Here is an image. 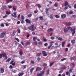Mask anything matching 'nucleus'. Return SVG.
I'll return each instance as SVG.
<instances>
[{
	"label": "nucleus",
	"instance_id": "56",
	"mask_svg": "<svg viewBox=\"0 0 76 76\" xmlns=\"http://www.w3.org/2000/svg\"><path fill=\"white\" fill-rule=\"evenodd\" d=\"M2 57H3L2 54H0V58H2Z\"/></svg>",
	"mask_w": 76,
	"mask_h": 76
},
{
	"label": "nucleus",
	"instance_id": "2",
	"mask_svg": "<svg viewBox=\"0 0 76 76\" xmlns=\"http://www.w3.org/2000/svg\"><path fill=\"white\" fill-rule=\"evenodd\" d=\"M68 29H69V30H71V32H72V35H74L75 33V29H72V27H70V26H68L67 27Z\"/></svg>",
	"mask_w": 76,
	"mask_h": 76
},
{
	"label": "nucleus",
	"instance_id": "7",
	"mask_svg": "<svg viewBox=\"0 0 76 76\" xmlns=\"http://www.w3.org/2000/svg\"><path fill=\"white\" fill-rule=\"evenodd\" d=\"M19 54L20 56H19V58H20V57H22V55H23V51L21 49H20V50Z\"/></svg>",
	"mask_w": 76,
	"mask_h": 76
},
{
	"label": "nucleus",
	"instance_id": "27",
	"mask_svg": "<svg viewBox=\"0 0 76 76\" xmlns=\"http://www.w3.org/2000/svg\"><path fill=\"white\" fill-rule=\"evenodd\" d=\"M39 18L40 20H43V19L44 18V17H43V16H40L39 17Z\"/></svg>",
	"mask_w": 76,
	"mask_h": 76
},
{
	"label": "nucleus",
	"instance_id": "9",
	"mask_svg": "<svg viewBox=\"0 0 76 76\" xmlns=\"http://www.w3.org/2000/svg\"><path fill=\"white\" fill-rule=\"evenodd\" d=\"M42 70V69H41V68L40 67H37L36 69V72H38V71H40V70Z\"/></svg>",
	"mask_w": 76,
	"mask_h": 76
},
{
	"label": "nucleus",
	"instance_id": "60",
	"mask_svg": "<svg viewBox=\"0 0 76 76\" xmlns=\"http://www.w3.org/2000/svg\"><path fill=\"white\" fill-rule=\"evenodd\" d=\"M36 39H37V37H35L33 38V40L34 41H35Z\"/></svg>",
	"mask_w": 76,
	"mask_h": 76
},
{
	"label": "nucleus",
	"instance_id": "11",
	"mask_svg": "<svg viewBox=\"0 0 76 76\" xmlns=\"http://www.w3.org/2000/svg\"><path fill=\"white\" fill-rule=\"evenodd\" d=\"M25 21L26 23H31V20L28 19H26L25 20Z\"/></svg>",
	"mask_w": 76,
	"mask_h": 76
},
{
	"label": "nucleus",
	"instance_id": "52",
	"mask_svg": "<svg viewBox=\"0 0 76 76\" xmlns=\"http://www.w3.org/2000/svg\"><path fill=\"white\" fill-rule=\"evenodd\" d=\"M12 7H13L12 9H13V10H15V11L16 10V9L15 8L14 6H13Z\"/></svg>",
	"mask_w": 76,
	"mask_h": 76
},
{
	"label": "nucleus",
	"instance_id": "54",
	"mask_svg": "<svg viewBox=\"0 0 76 76\" xmlns=\"http://www.w3.org/2000/svg\"><path fill=\"white\" fill-rule=\"evenodd\" d=\"M38 18H34V20H35V21H37L38 20Z\"/></svg>",
	"mask_w": 76,
	"mask_h": 76
},
{
	"label": "nucleus",
	"instance_id": "33",
	"mask_svg": "<svg viewBox=\"0 0 76 76\" xmlns=\"http://www.w3.org/2000/svg\"><path fill=\"white\" fill-rule=\"evenodd\" d=\"M70 59L71 61H72V60H75V58L73 57H71L70 58Z\"/></svg>",
	"mask_w": 76,
	"mask_h": 76
},
{
	"label": "nucleus",
	"instance_id": "37",
	"mask_svg": "<svg viewBox=\"0 0 76 76\" xmlns=\"http://www.w3.org/2000/svg\"><path fill=\"white\" fill-rule=\"evenodd\" d=\"M38 44L39 45H41L42 44V42H38Z\"/></svg>",
	"mask_w": 76,
	"mask_h": 76
},
{
	"label": "nucleus",
	"instance_id": "46",
	"mask_svg": "<svg viewBox=\"0 0 76 76\" xmlns=\"http://www.w3.org/2000/svg\"><path fill=\"white\" fill-rule=\"evenodd\" d=\"M15 39L16 40V41H17V42H19V39H18V38L15 37Z\"/></svg>",
	"mask_w": 76,
	"mask_h": 76
},
{
	"label": "nucleus",
	"instance_id": "32",
	"mask_svg": "<svg viewBox=\"0 0 76 76\" xmlns=\"http://www.w3.org/2000/svg\"><path fill=\"white\" fill-rule=\"evenodd\" d=\"M18 46L20 47L21 48H23V46H22V45H21V44H18Z\"/></svg>",
	"mask_w": 76,
	"mask_h": 76
},
{
	"label": "nucleus",
	"instance_id": "62",
	"mask_svg": "<svg viewBox=\"0 0 76 76\" xmlns=\"http://www.w3.org/2000/svg\"><path fill=\"white\" fill-rule=\"evenodd\" d=\"M25 61H23L21 62V64H23V63H25Z\"/></svg>",
	"mask_w": 76,
	"mask_h": 76
},
{
	"label": "nucleus",
	"instance_id": "44",
	"mask_svg": "<svg viewBox=\"0 0 76 76\" xmlns=\"http://www.w3.org/2000/svg\"><path fill=\"white\" fill-rule=\"evenodd\" d=\"M16 34V31L15 30H13V36H14L15 35V34Z\"/></svg>",
	"mask_w": 76,
	"mask_h": 76
},
{
	"label": "nucleus",
	"instance_id": "25",
	"mask_svg": "<svg viewBox=\"0 0 76 76\" xmlns=\"http://www.w3.org/2000/svg\"><path fill=\"white\" fill-rule=\"evenodd\" d=\"M34 70V67L30 69V73H32V72H33Z\"/></svg>",
	"mask_w": 76,
	"mask_h": 76
},
{
	"label": "nucleus",
	"instance_id": "8",
	"mask_svg": "<svg viewBox=\"0 0 76 76\" xmlns=\"http://www.w3.org/2000/svg\"><path fill=\"white\" fill-rule=\"evenodd\" d=\"M61 17L62 19H64L66 17V15L65 14H62L61 15Z\"/></svg>",
	"mask_w": 76,
	"mask_h": 76
},
{
	"label": "nucleus",
	"instance_id": "41",
	"mask_svg": "<svg viewBox=\"0 0 76 76\" xmlns=\"http://www.w3.org/2000/svg\"><path fill=\"white\" fill-rule=\"evenodd\" d=\"M45 10H46V11H45L46 13L47 14L48 13V11H49V10H48L47 8H46Z\"/></svg>",
	"mask_w": 76,
	"mask_h": 76
},
{
	"label": "nucleus",
	"instance_id": "23",
	"mask_svg": "<svg viewBox=\"0 0 76 76\" xmlns=\"http://www.w3.org/2000/svg\"><path fill=\"white\" fill-rule=\"evenodd\" d=\"M76 42V41H75V40H72L71 41V42L72 44H75V42Z\"/></svg>",
	"mask_w": 76,
	"mask_h": 76
},
{
	"label": "nucleus",
	"instance_id": "12",
	"mask_svg": "<svg viewBox=\"0 0 76 76\" xmlns=\"http://www.w3.org/2000/svg\"><path fill=\"white\" fill-rule=\"evenodd\" d=\"M13 62H14V60H13L11 61V62H10V64L12 65L13 66H15V62H14L13 63Z\"/></svg>",
	"mask_w": 76,
	"mask_h": 76
},
{
	"label": "nucleus",
	"instance_id": "36",
	"mask_svg": "<svg viewBox=\"0 0 76 76\" xmlns=\"http://www.w3.org/2000/svg\"><path fill=\"white\" fill-rule=\"evenodd\" d=\"M55 17L57 19H58V18H59V16H58V15H55Z\"/></svg>",
	"mask_w": 76,
	"mask_h": 76
},
{
	"label": "nucleus",
	"instance_id": "63",
	"mask_svg": "<svg viewBox=\"0 0 76 76\" xmlns=\"http://www.w3.org/2000/svg\"><path fill=\"white\" fill-rule=\"evenodd\" d=\"M9 68H10V69H12V68H13V66H12V65H10V66Z\"/></svg>",
	"mask_w": 76,
	"mask_h": 76
},
{
	"label": "nucleus",
	"instance_id": "17",
	"mask_svg": "<svg viewBox=\"0 0 76 76\" xmlns=\"http://www.w3.org/2000/svg\"><path fill=\"white\" fill-rule=\"evenodd\" d=\"M66 25L67 26H70L71 25V22H69V23H66Z\"/></svg>",
	"mask_w": 76,
	"mask_h": 76
},
{
	"label": "nucleus",
	"instance_id": "28",
	"mask_svg": "<svg viewBox=\"0 0 76 76\" xmlns=\"http://www.w3.org/2000/svg\"><path fill=\"white\" fill-rule=\"evenodd\" d=\"M10 60H11V58H9L8 59L6 60V62H9V61H10Z\"/></svg>",
	"mask_w": 76,
	"mask_h": 76
},
{
	"label": "nucleus",
	"instance_id": "14",
	"mask_svg": "<svg viewBox=\"0 0 76 76\" xmlns=\"http://www.w3.org/2000/svg\"><path fill=\"white\" fill-rule=\"evenodd\" d=\"M68 28L67 27L66 28H65L64 30V33H66L68 31Z\"/></svg>",
	"mask_w": 76,
	"mask_h": 76
},
{
	"label": "nucleus",
	"instance_id": "21",
	"mask_svg": "<svg viewBox=\"0 0 76 76\" xmlns=\"http://www.w3.org/2000/svg\"><path fill=\"white\" fill-rule=\"evenodd\" d=\"M62 67L63 69H66V65H62Z\"/></svg>",
	"mask_w": 76,
	"mask_h": 76
},
{
	"label": "nucleus",
	"instance_id": "57",
	"mask_svg": "<svg viewBox=\"0 0 76 76\" xmlns=\"http://www.w3.org/2000/svg\"><path fill=\"white\" fill-rule=\"evenodd\" d=\"M50 39H52V40H53V39H54V37L52 36L50 37Z\"/></svg>",
	"mask_w": 76,
	"mask_h": 76
},
{
	"label": "nucleus",
	"instance_id": "39",
	"mask_svg": "<svg viewBox=\"0 0 76 76\" xmlns=\"http://www.w3.org/2000/svg\"><path fill=\"white\" fill-rule=\"evenodd\" d=\"M31 16H32V14H29L27 15L28 18H31Z\"/></svg>",
	"mask_w": 76,
	"mask_h": 76
},
{
	"label": "nucleus",
	"instance_id": "15",
	"mask_svg": "<svg viewBox=\"0 0 76 76\" xmlns=\"http://www.w3.org/2000/svg\"><path fill=\"white\" fill-rule=\"evenodd\" d=\"M24 74V73H23V72H22L21 73H19L18 75V76H23V75Z\"/></svg>",
	"mask_w": 76,
	"mask_h": 76
},
{
	"label": "nucleus",
	"instance_id": "55",
	"mask_svg": "<svg viewBox=\"0 0 76 76\" xmlns=\"http://www.w3.org/2000/svg\"><path fill=\"white\" fill-rule=\"evenodd\" d=\"M65 52H67V51H68V48H66L65 50Z\"/></svg>",
	"mask_w": 76,
	"mask_h": 76
},
{
	"label": "nucleus",
	"instance_id": "29",
	"mask_svg": "<svg viewBox=\"0 0 76 76\" xmlns=\"http://www.w3.org/2000/svg\"><path fill=\"white\" fill-rule=\"evenodd\" d=\"M73 12L72 11V10H71L69 11V15H72V14H73Z\"/></svg>",
	"mask_w": 76,
	"mask_h": 76
},
{
	"label": "nucleus",
	"instance_id": "5",
	"mask_svg": "<svg viewBox=\"0 0 76 76\" xmlns=\"http://www.w3.org/2000/svg\"><path fill=\"white\" fill-rule=\"evenodd\" d=\"M42 54L43 56L44 57H45L48 55V54H47V52L45 51H42Z\"/></svg>",
	"mask_w": 76,
	"mask_h": 76
},
{
	"label": "nucleus",
	"instance_id": "18",
	"mask_svg": "<svg viewBox=\"0 0 76 76\" xmlns=\"http://www.w3.org/2000/svg\"><path fill=\"white\" fill-rule=\"evenodd\" d=\"M30 44H31V43L30 42H28L25 44V45L26 46H27L28 45H30Z\"/></svg>",
	"mask_w": 76,
	"mask_h": 76
},
{
	"label": "nucleus",
	"instance_id": "47",
	"mask_svg": "<svg viewBox=\"0 0 76 76\" xmlns=\"http://www.w3.org/2000/svg\"><path fill=\"white\" fill-rule=\"evenodd\" d=\"M73 70V68H71L69 70V72H72V70Z\"/></svg>",
	"mask_w": 76,
	"mask_h": 76
},
{
	"label": "nucleus",
	"instance_id": "6",
	"mask_svg": "<svg viewBox=\"0 0 76 76\" xmlns=\"http://www.w3.org/2000/svg\"><path fill=\"white\" fill-rule=\"evenodd\" d=\"M13 14H11V16H12V17H13V18H17V15H16V12H14Z\"/></svg>",
	"mask_w": 76,
	"mask_h": 76
},
{
	"label": "nucleus",
	"instance_id": "16",
	"mask_svg": "<svg viewBox=\"0 0 76 76\" xmlns=\"http://www.w3.org/2000/svg\"><path fill=\"white\" fill-rule=\"evenodd\" d=\"M53 29L51 28H50L48 30V32L49 33L50 32H51V31H53Z\"/></svg>",
	"mask_w": 76,
	"mask_h": 76
},
{
	"label": "nucleus",
	"instance_id": "58",
	"mask_svg": "<svg viewBox=\"0 0 76 76\" xmlns=\"http://www.w3.org/2000/svg\"><path fill=\"white\" fill-rule=\"evenodd\" d=\"M41 54H42V53H38L37 55L38 56H40V55H41Z\"/></svg>",
	"mask_w": 76,
	"mask_h": 76
},
{
	"label": "nucleus",
	"instance_id": "53",
	"mask_svg": "<svg viewBox=\"0 0 76 76\" xmlns=\"http://www.w3.org/2000/svg\"><path fill=\"white\" fill-rule=\"evenodd\" d=\"M59 73H62L63 72V71L62 70L59 71Z\"/></svg>",
	"mask_w": 76,
	"mask_h": 76
},
{
	"label": "nucleus",
	"instance_id": "24",
	"mask_svg": "<svg viewBox=\"0 0 76 76\" xmlns=\"http://www.w3.org/2000/svg\"><path fill=\"white\" fill-rule=\"evenodd\" d=\"M13 0H6V2L7 3H9L10 1L12 2Z\"/></svg>",
	"mask_w": 76,
	"mask_h": 76
},
{
	"label": "nucleus",
	"instance_id": "31",
	"mask_svg": "<svg viewBox=\"0 0 76 76\" xmlns=\"http://www.w3.org/2000/svg\"><path fill=\"white\" fill-rule=\"evenodd\" d=\"M57 39L59 41H61L63 40V38L61 37H59Z\"/></svg>",
	"mask_w": 76,
	"mask_h": 76
},
{
	"label": "nucleus",
	"instance_id": "26",
	"mask_svg": "<svg viewBox=\"0 0 76 76\" xmlns=\"http://www.w3.org/2000/svg\"><path fill=\"white\" fill-rule=\"evenodd\" d=\"M67 59V58H63L61 60V61H64V60H66Z\"/></svg>",
	"mask_w": 76,
	"mask_h": 76
},
{
	"label": "nucleus",
	"instance_id": "64",
	"mask_svg": "<svg viewBox=\"0 0 76 76\" xmlns=\"http://www.w3.org/2000/svg\"><path fill=\"white\" fill-rule=\"evenodd\" d=\"M74 9H76V4H74Z\"/></svg>",
	"mask_w": 76,
	"mask_h": 76
},
{
	"label": "nucleus",
	"instance_id": "20",
	"mask_svg": "<svg viewBox=\"0 0 76 76\" xmlns=\"http://www.w3.org/2000/svg\"><path fill=\"white\" fill-rule=\"evenodd\" d=\"M21 20H24V19H25V17L23 16V15H21Z\"/></svg>",
	"mask_w": 76,
	"mask_h": 76
},
{
	"label": "nucleus",
	"instance_id": "38",
	"mask_svg": "<svg viewBox=\"0 0 76 76\" xmlns=\"http://www.w3.org/2000/svg\"><path fill=\"white\" fill-rule=\"evenodd\" d=\"M52 45L53 44L50 45L49 46L48 48V49H50V48H51V47H52Z\"/></svg>",
	"mask_w": 76,
	"mask_h": 76
},
{
	"label": "nucleus",
	"instance_id": "45",
	"mask_svg": "<svg viewBox=\"0 0 76 76\" xmlns=\"http://www.w3.org/2000/svg\"><path fill=\"white\" fill-rule=\"evenodd\" d=\"M37 6L39 8H41V5L40 4H38Z\"/></svg>",
	"mask_w": 76,
	"mask_h": 76
},
{
	"label": "nucleus",
	"instance_id": "49",
	"mask_svg": "<svg viewBox=\"0 0 76 76\" xmlns=\"http://www.w3.org/2000/svg\"><path fill=\"white\" fill-rule=\"evenodd\" d=\"M50 19H53V15L51 14L50 15Z\"/></svg>",
	"mask_w": 76,
	"mask_h": 76
},
{
	"label": "nucleus",
	"instance_id": "51",
	"mask_svg": "<svg viewBox=\"0 0 76 76\" xmlns=\"http://www.w3.org/2000/svg\"><path fill=\"white\" fill-rule=\"evenodd\" d=\"M8 16L7 15H5V16H3V18H4V19L5 18H7V17Z\"/></svg>",
	"mask_w": 76,
	"mask_h": 76
},
{
	"label": "nucleus",
	"instance_id": "3",
	"mask_svg": "<svg viewBox=\"0 0 76 76\" xmlns=\"http://www.w3.org/2000/svg\"><path fill=\"white\" fill-rule=\"evenodd\" d=\"M6 33L5 31H2L0 35V38H4V35L6 34Z\"/></svg>",
	"mask_w": 76,
	"mask_h": 76
},
{
	"label": "nucleus",
	"instance_id": "43",
	"mask_svg": "<svg viewBox=\"0 0 76 76\" xmlns=\"http://www.w3.org/2000/svg\"><path fill=\"white\" fill-rule=\"evenodd\" d=\"M34 13L35 14L37 13V12H38V10H35L34 11Z\"/></svg>",
	"mask_w": 76,
	"mask_h": 76
},
{
	"label": "nucleus",
	"instance_id": "35",
	"mask_svg": "<svg viewBox=\"0 0 76 76\" xmlns=\"http://www.w3.org/2000/svg\"><path fill=\"white\" fill-rule=\"evenodd\" d=\"M0 26H1V27H4V24L3 23H2L1 24Z\"/></svg>",
	"mask_w": 76,
	"mask_h": 76
},
{
	"label": "nucleus",
	"instance_id": "13",
	"mask_svg": "<svg viewBox=\"0 0 76 76\" xmlns=\"http://www.w3.org/2000/svg\"><path fill=\"white\" fill-rule=\"evenodd\" d=\"M7 9V6H6V5H4L1 8V9L2 10H5V9Z\"/></svg>",
	"mask_w": 76,
	"mask_h": 76
},
{
	"label": "nucleus",
	"instance_id": "4",
	"mask_svg": "<svg viewBox=\"0 0 76 76\" xmlns=\"http://www.w3.org/2000/svg\"><path fill=\"white\" fill-rule=\"evenodd\" d=\"M45 72V71L44 70L42 71L40 73H38L37 76H43L44 73Z\"/></svg>",
	"mask_w": 76,
	"mask_h": 76
},
{
	"label": "nucleus",
	"instance_id": "61",
	"mask_svg": "<svg viewBox=\"0 0 76 76\" xmlns=\"http://www.w3.org/2000/svg\"><path fill=\"white\" fill-rule=\"evenodd\" d=\"M44 45L46 47V46H47V45H48V43H45Z\"/></svg>",
	"mask_w": 76,
	"mask_h": 76
},
{
	"label": "nucleus",
	"instance_id": "19",
	"mask_svg": "<svg viewBox=\"0 0 76 76\" xmlns=\"http://www.w3.org/2000/svg\"><path fill=\"white\" fill-rule=\"evenodd\" d=\"M64 44H65V42H63L62 43V47H64Z\"/></svg>",
	"mask_w": 76,
	"mask_h": 76
},
{
	"label": "nucleus",
	"instance_id": "22",
	"mask_svg": "<svg viewBox=\"0 0 76 76\" xmlns=\"http://www.w3.org/2000/svg\"><path fill=\"white\" fill-rule=\"evenodd\" d=\"M5 12L7 15H9L11 14L10 12L8 11H6Z\"/></svg>",
	"mask_w": 76,
	"mask_h": 76
},
{
	"label": "nucleus",
	"instance_id": "30",
	"mask_svg": "<svg viewBox=\"0 0 76 76\" xmlns=\"http://www.w3.org/2000/svg\"><path fill=\"white\" fill-rule=\"evenodd\" d=\"M49 73H50V70L49 69L47 70V71H46V75H48V74H49Z\"/></svg>",
	"mask_w": 76,
	"mask_h": 76
},
{
	"label": "nucleus",
	"instance_id": "59",
	"mask_svg": "<svg viewBox=\"0 0 76 76\" xmlns=\"http://www.w3.org/2000/svg\"><path fill=\"white\" fill-rule=\"evenodd\" d=\"M23 20H20L21 23H24V21Z\"/></svg>",
	"mask_w": 76,
	"mask_h": 76
},
{
	"label": "nucleus",
	"instance_id": "48",
	"mask_svg": "<svg viewBox=\"0 0 76 76\" xmlns=\"http://www.w3.org/2000/svg\"><path fill=\"white\" fill-rule=\"evenodd\" d=\"M18 34H20V29H18Z\"/></svg>",
	"mask_w": 76,
	"mask_h": 76
},
{
	"label": "nucleus",
	"instance_id": "1",
	"mask_svg": "<svg viewBox=\"0 0 76 76\" xmlns=\"http://www.w3.org/2000/svg\"><path fill=\"white\" fill-rule=\"evenodd\" d=\"M28 28L29 29V30H31L33 32H34L35 30L36 29V27H35L34 25H31L30 26L28 27Z\"/></svg>",
	"mask_w": 76,
	"mask_h": 76
},
{
	"label": "nucleus",
	"instance_id": "42",
	"mask_svg": "<svg viewBox=\"0 0 76 76\" xmlns=\"http://www.w3.org/2000/svg\"><path fill=\"white\" fill-rule=\"evenodd\" d=\"M2 57H4L6 56V53H3L2 54Z\"/></svg>",
	"mask_w": 76,
	"mask_h": 76
},
{
	"label": "nucleus",
	"instance_id": "40",
	"mask_svg": "<svg viewBox=\"0 0 76 76\" xmlns=\"http://www.w3.org/2000/svg\"><path fill=\"white\" fill-rule=\"evenodd\" d=\"M23 69H26V65H23Z\"/></svg>",
	"mask_w": 76,
	"mask_h": 76
},
{
	"label": "nucleus",
	"instance_id": "34",
	"mask_svg": "<svg viewBox=\"0 0 76 76\" xmlns=\"http://www.w3.org/2000/svg\"><path fill=\"white\" fill-rule=\"evenodd\" d=\"M68 2H67V1H66L65 2V6H68Z\"/></svg>",
	"mask_w": 76,
	"mask_h": 76
},
{
	"label": "nucleus",
	"instance_id": "10",
	"mask_svg": "<svg viewBox=\"0 0 76 76\" xmlns=\"http://www.w3.org/2000/svg\"><path fill=\"white\" fill-rule=\"evenodd\" d=\"M0 69V73H3L4 72V69L3 68H1Z\"/></svg>",
	"mask_w": 76,
	"mask_h": 76
},
{
	"label": "nucleus",
	"instance_id": "50",
	"mask_svg": "<svg viewBox=\"0 0 76 76\" xmlns=\"http://www.w3.org/2000/svg\"><path fill=\"white\" fill-rule=\"evenodd\" d=\"M54 62H53V63H50V67H51V66L53 65V64H54Z\"/></svg>",
	"mask_w": 76,
	"mask_h": 76
}]
</instances>
